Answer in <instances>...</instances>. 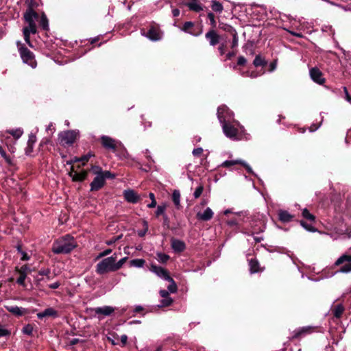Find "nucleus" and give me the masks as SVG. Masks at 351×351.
<instances>
[{
    "mask_svg": "<svg viewBox=\"0 0 351 351\" xmlns=\"http://www.w3.org/2000/svg\"><path fill=\"white\" fill-rule=\"evenodd\" d=\"M24 19L28 25L23 29L24 39L29 46L32 47L30 42V34H35L37 32L36 25L35 21L39 18L38 14L33 10L31 6L27 9L23 15Z\"/></svg>",
    "mask_w": 351,
    "mask_h": 351,
    "instance_id": "f257e3e1",
    "label": "nucleus"
},
{
    "mask_svg": "<svg viewBox=\"0 0 351 351\" xmlns=\"http://www.w3.org/2000/svg\"><path fill=\"white\" fill-rule=\"evenodd\" d=\"M77 247L75 239L69 235L65 236L55 241L52 245V252L56 254H69Z\"/></svg>",
    "mask_w": 351,
    "mask_h": 351,
    "instance_id": "f03ea898",
    "label": "nucleus"
},
{
    "mask_svg": "<svg viewBox=\"0 0 351 351\" xmlns=\"http://www.w3.org/2000/svg\"><path fill=\"white\" fill-rule=\"evenodd\" d=\"M229 113V109L226 106H221L217 108V118L222 125L224 134L230 138H235L238 134V130L232 124L226 122L225 114Z\"/></svg>",
    "mask_w": 351,
    "mask_h": 351,
    "instance_id": "7ed1b4c3",
    "label": "nucleus"
},
{
    "mask_svg": "<svg viewBox=\"0 0 351 351\" xmlns=\"http://www.w3.org/2000/svg\"><path fill=\"white\" fill-rule=\"evenodd\" d=\"M117 260L116 254L104 258L96 265L95 271L99 275H103L110 271H116L114 261Z\"/></svg>",
    "mask_w": 351,
    "mask_h": 351,
    "instance_id": "20e7f679",
    "label": "nucleus"
},
{
    "mask_svg": "<svg viewBox=\"0 0 351 351\" xmlns=\"http://www.w3.org/2000/svg\"><path fill=\"white\" fill-rule=\"evenodd\" d=\"M334 265L335 266H339L338 272L343 274L351 272V253L342 254L337 259Z\"/></svg>",
    "mask_w": 351,
    "mask_h": 351,
    "instance_id": "39448f33",
    "label": "nucleus"
},
{
    "mask_svg": "<svg viewBox=\"0 0 351 351\" xmlns=\"http://www.w3.org/2000/svg\"><path fill=\"white\" fill-rule=\"evenodd\" d=\"M19 51L23 63L29 65L32 69L36 67L37 62L32 51L23 45L19 47Z\"/></svg>",
    "mask_w": 351,
    "mask_h": 351,
    "instance_id": "423d86ee",
    "label": "nucleus"
},
{
    "mask_svg": "<svg viewBox=\"0 0 351 351\" xmlns=\"http://www.w3.org/2000/svg\"><path fill=\"white\" fill-rule=\"evenodd\" d=\"M78 136V131L67 130L59 134L58 140L62 145H71L75 143Z\"/></svg>",
    "mask_w": 351,
    "mask_h": 351,
    "instance_id": "0eeeda50",
    "label": "nucleus"
},
{
    "mask_svg": "<svg viewBox=\"0 0 351 351\" xmlns=\"http://www.w3.org/2000/svg\"><path fill=\"white\" fill-rule=\"evenodd\" d=\"M94 173L97 174V176L93 179V182L90 183V191H96L101 189L104 184V177L98 171V170L94 169Z\"/></svg>",
    "mask_w": 351,
    "mask_h": 351,
    "instance_id": "6e6552de",
    "label": "nucleus"
},
{
    "mask_svg": "<svg viewBox=\"0 0 351 351\" xmlns=\"http://www.w3.org/2000/svg\"><path fill=\"white\" fill-rule=\"evenodd\" d=\"M150 271L165 280H171V277L169 276L168 271L162 267L152 264L150 267Z\"/></svg>",
    "mask_w": 351,
    "mask_h": 351,
    "instance_id": "1a4fd4ad",
    "label": "nucleus"
},
{
    "mask_svg": "<svg viewBox=\"0 0 351 351\" xmlns=\"http://www.w3.org/2000/svg\"><path fill=\"white\" fill-rule=\"evenodd\" d=\"M309 75L311 80L318 84H323L326 81L322 72L317 67L311 68L309 71Z\"/></svg>",
    "mask_w": 351,
    "mask_h": 351,
    "instance_id": "9d476101",
    "label": "nucleus"
},
{
    "mask_svg": "<svg viewBox=\"0 0 351 351\" xmlns=\"http://www.w3.org/2000/svg\"><path fill=\"white\" fill-rule=\"evenodd\" d=\"M152 41H158L162 39V32L158 27L152 26L146 34H143Z\"/></svg>",
    "mask_w": 351,
    "mask_h": 351,
    "instance_id": "9b49d317",
    "label": "nucleus"
},
{
    "mask_svg": "<svg viewBox=\"0 0 351 351\" xmlns=\"http://www.w3.org/2000/svg\"><path fill=\"white\" fill-rule=\"evenodd\" d=\"M239 164L242 165L243 167H244L245 168L246 171L249 173H253V171H252V168L250 167V166L247 163H246L244 160H225L221 165V166L223 167L230 168L232 166H234L235 165H239Z\"/></svg>",
    "mask_w": 351,
    "mask_h": 351,
    "instance_id": "f8f14e48",
    "label": "nucleus"
},
{
    "mask_svg": "<svg viewBox=\"0 0 351 351\" xmlns=\"http://www.w3.org/2000/svg\"><path fill=\"white\" fill-rule=\"evenodd\" d=\"M124 199L129 203L136 204L140 199V195L132 189H127L123 191Z\"/></svg>",
    "mask_w": 351,
    "mask_h": 351,
    "instance_id": "ddd939ff",
    "label": "nucleus"
},
{
    "mask_svg": "<svg viewBox=\"0 0 351 351\" xmlns=\"http://www.w3.org/2000/svg\"><path fill=\"white\" fill-rule=\"evenodd\" d=\"M88 175V172L85 170H82L80 172H77L74 170L73 167H71V169L69 173V177L72 178L74 182H82L84 180Z\"/></svg>",
    "mask_w": 351,
    "mask_h": 351,
    "instance_id": "4468645a",
    "label": "nucleus"
},
{
    "mask_svg": "<svg viewBox=\"0 0 351 351\" xmlns=\"http://www.w3.org/2000/svg\"><path fill=\"white\" fill-rule=\"evenodd\" d=\"M101 143L104 148L112 150L115 152L117 145L114 139L110 136L103 135L101 137Z\"/></svg>",
    "mask_w": 351,
    "mask_h": 351,
    "instance_id": "2eb2a0df",
    "label": "nucleus"
},
{
    "mask_svg": "<svg viewBox=\"0 0 351 351\" xmlns=\"http://www.w3.org/2000/svg\"><path fill=\"white\" fill-rule=\"evenodd\" d=\"M205 38L208 40L210 45L215 46L219 43L220 36L214 29L209 30L206 34Z\"/></svg>",
    "mask_w": 351,
    "mask_h": 351,
    "instance_id": "dca6fc26",
    "label": "nucleus"
},
{
    "mask_svg": "<svg viewBox=\"0 0 351 351\" xmlns=\"http://www.w3.org/2000/svg\"><path fill=\"white\" fill-rule=\"evenodd\" d=\"M46 317H52L53 318L58 317V313L52 307H49L45 309L43 311L37 313V317L40 319H43Z\"/></svg>",
    "mask_w": 351,
    "mask_h": 351,
    "instance_id": "f3484780",
    "label": "nucleus"
},
{
    "mask_svg": "<svg viewBox=\"0 0 351 351\" xmlns=\"http://www.w3.org/2000/svg\"><path fill=\"white\" fill-rule=\"evenodd\" d=\"M5 308L8 311L16 316H22L29 313L27 308L19 307L17 306H6Z\"/></svg>",
    "mask_w": 351,
    "mask_h": 351,
    "instance_id": "a211bd4d",
    "label": "nucleus"
},
{
    "mask_svg": "<svg viewBox=\"0 0 351 351\" xmlns=\"http://www.w3.org/2000/svg\"><path fill=\"white\" fill-rule=\"evenodd\" d=\"M93 311L98 315H102L104 316H109L114 311V308L110 306H104L95 308Z\"/></svg>",
    "mask_w": 351,
    "mask_h": 351,
    "instance_id": "6ab92c4d",
    "label": "nucleus"
},
{
    "mask_svg": "<svg viewBox=\"0 0 351 351\" xmlns=\"http://www.w3.org/2000/svg\"><path fill=\"white\" fill-rule=\"evenodd\" d=\"M213 212L210 208H206L203 213L199 212L197 213V218L199 220L207 221L210 220L213 217Z\"/></svg>",
    "mask_w": 351,
    "mask_h": 351,
    "instance_id": "aec40b11",
    "label": "nucleus"
},
{
    "mask_svg": "<svg viewBox=\"0 0 351 351\" xmlns=\"http://www.w3.org/2000/svg\"><path fill=\"white\" fill-rule=\"evenodd\" d=\"M171 247L176 252H182L186 249V245L184 241L179 239H171Z\"/></svg>",
    "mask_w": 351,
    "mask_h": 351,
    "instance_id": "412c9836",
    "label": "nucleus"
},
{
    "mask_svg": "<svg viewBox=\"0 0 351 351\" xmlns=\"http://www.w3.org/2000/svg\"><path fill=\"white\" fill-rule=\"evenodd\" d=\"M194 27V23L192 22V21H187V22H185L184 24H183V26L181 28V30L186 32V33H188L192 36H198L199 35L201 34V32H199V33H195L193 31H192V29L193 27Z\"/></svg>",
    "mask_w": 351,
    "mask_h": 351,
    "instance_id": "4be33fe9",
    "label": "nucleus"
},
{
    "mask_svg": "<svg viewBox=\"0 0 351 351\" xmlns=\"http://www.w3.org/2000/svg\"><path fill=\"white\" fill-rule=\"evenodd\" d=\"M293 215H291L287 210H280L278 211V219L283 223H288L292 221Z\"/></svg>",
    "mask_w": 351,
    "mask_h": 351,
    "instance_id": "5701e85b",
    "label": "nucleus"
},
{
    "mask_svg": "<svg viewBox=\"0 0 351 351\" xmlns=\"http://www.w3.org/2000/svg\"><path fill=\"white\" fill-rule=\"evenodd\" d=\"M250 274H255L261 271L260 265L256 258L248 260Z\"/></svg>",
    "mask_w": 351,
    "mask_h": 351,
    "instance_id": "b1692460",
    "label": "nucleus"
},
{
    "mask_svg": "<svg viewBox=\"0 0 351 351\" xmlns=\"http://www.w3.org/2000/svg\"><path fill=\"white\" fill-rule=\"evenodd\" d=\"M184 5L187 6L190 10L199 12L203 10V8L201 4L199 3L197 0H193L191 2L184 3Z\"/></svg>",
    "mask_w": 351,
    "mask_h": 351,
    "instance_id": "393cba45",
    "label": "nucleus"
},
{
    "mask_svg": "<svg viewBox=\"0 0 351 351\" xmlns=\"http://www.w3.org/2000/svg\"><path fill=\"white\" fill-rule=\"evenodd\" d=\"M345 310L344 306L341 304H339L332 309V314L335 317L340 318Z\"/></svg>",
    "mask_w": 351,
    "mask_h": 351,
    "instance_id": "a878e982",
    "label": "nucleus"
},
{
    "mask_svg": "<svg viewBox=\"0 0 351 351\" xmlns=\"http://www.w3.org/2000/svg\"><path fill=\"white\" fill-rule=\"evenodd\" d=\"M211 8L214 12L221 13L223 10V6L222 3L216 0L211 1Z\"/></svg>",
    "mask_w": 351,
    "mask_h": 351,
    "instance_id": "bb28decb",
    "label": "nucleus"
},
{
    "mask_svg": "<svg viewBox=\"0 0 351 351\" xmlns=\"http://www.w3.org/2000/svg\"><path fill=\"white\" fill-rule=\"evenodd\" d=\"M39 25L44 30H49V21L45 13H43L41 15Z\"/></svg>",
    "mask_w": 351,
    "mask_h": 351,
    "instance_id": "cd10ccee",
    "label": "nucleus"
},
{
    "mask_svg": "<svg viewBox=\"0 0 351 351\" xmlns=\"http://www.w3.org/2000/svg\"><path fill=\"white\" fill-rule=\"evenodd\" d=\"M145 263V261L143 258H136L131 260L130 262V267H134L137 268H141L144 266Z\"/></svg>",
    "mask_w": 351,
    "mask_h": 351,
    "instance_id": "c85d7f7f",
    "label": "nucleus"
},
{
    "mask_svg": "<svg viewBox=\"0 0 351 351\" xmlns=\"http://www.w3.org/2000/svg\"><path fill=\"white\" fill-rule=\"evenodd\" d=\"M172 201L175 206L179 208L180 206V193L178 190L173 191L172 193Z\"/></svg>",
    "mask_w": 351,
    "mask_h": 351,
    "instance_id": "c756f323",
    "label": "nucleus"
},
{
    "mask_svg": "<svg viewBox=\"0 0 351 351\" xmlns=\"http://www.w3.org/2000/svg\"><path fill=\"white\" fill-rule=\"evenodd\" d=\"M310 330V328L303 327L302 328L297 329L293 331V335L292 336V339L299 338L302 335L308 332Z\"/></svg>",
    "mask_w": 351,
    "mask_h": 351,
    "instance_id": "7c9ffc66",
    "label": "nucleus"
},
{
    "mask_svg": "<svg viewBox=\"0 0 351 351\" xmlns=\"http://www.w3.org/2000/svg\"><path fill=\"white\" fill-rule=\"evenodd\" d=\"M253 64L256 67L263 66L267 64V62L261 56L257 55V56H256V57L253 61Z\"/></svg>",
    "mask_w": 351,
    "mask_h": 351,
    "instance_id": "2f4dec72",
    "label": "nucleus"
},
{
    "mask_svg": "<svg viewBox=\"0 0 351 351\" xmlns=\"http://www.w3.org/2000/svg\"><path fill=\"white\" fill-rule=\"evenodd\" d=\"M302 215L304 219L310 221H314L315 219V217L313 214L310 213L307 208H304L302 210Z\"/></svg>",
    "mask_w": 351,
    "mask_h": 351,
    "instance_id": "473e14b6",
    "label": "nucleus"
},
{
    "mask_svg": "<svg viewBox=\"0 0 351 351\" xmlns=\"http://www.w3.org/2000/svg\"><path fill=\"white\" fill-rule=\"evenodd\" d=\"M0 154L1 157L4 158L8 165H13L12 159L9 156L7 155L1 145H0Z\"/></svg>",
    "mask_w": 351,
    "mask_h": 351,
    "instance_id": "72a5a7b5",
    "label": "nucleus"
},
{
    "mask_svg": "<svg viewBox=\"0 0 351 351\" xmlns=\"http://www.w3.org/2000/svg\"><path fill=\"white\" fill-rule=\"evenodd\" d=\"M93 169L98 170V171L102 175V176L104 177V180L106 178H113L114 177V176L109 171H103L101 168L99 167L96 166L94 167Z\"/></svg>",
    "mask_w": 351,
    "mask_h": 351,
    "instance_id": "f704fd0d",
    "label": "nucleus"
},
{
    "mask_svg": "<svg viewBox=\"0 0 351 351\" xmlns=\"http://www.w3.org/2000/svg\"><path fill=\"white\" fill-rule=\"evenodd\" d=\"M156 256L157 260L161 263H166L170 258L169 255L162 252H158Z\"/></svg>",
    "mask_w": 351,
    "mask_h": 351,
    "instance_id": "c9c22d12",
    "label": "nucleus"
},
{
    "mask_svg": "<svg viewBox=\"0 0 351 351\" xmlns=\"http://www.w3.org/2000/svg\"><path fill=\"white\" fill-rule=\"evenodd\" d=\"M167 281L169 282L170 284L167 287L168 291L171 293H176L178 290V287L176 285V283L175 282L174 280L171 278V280H166Z\"/></svg>",
    "mask_w": 351,
    "mask_h": 351,
    "instance_id": "e433bc0d",
    "label": "nucleus"
},
{
    "mask_svg": "<svg viewBox=\"0 0 351 351\" xmlns=\"http://www.w3.org/2000/svg\"><path fill=\"white\" fill-rule=\"evenodd\" d=\"M8 133L12 135L15 138L18 139L22 136L23 131L21 128H17L9 130Z\"/></svg>",
    "mask_w": 351,
    "mask_h": 351,
    "instance_id": "4c0bfd02",
    "label": "nucleus"
},
{
    "mask_svg": "<svg viewBox=\"0 0 351 351\" xmlns=\"http://www.w3.org/2000/svg\"><path fill=\"white\" fill-rule=\"evenodd\" d=\"M173 302V300L170 297L165 298L160 300V304L158 305V307H165L170 306Z\"/></svg>",
    "mask_w": 351,
    "mask_h": 351,
    "instance_id": "58836bf2",
    "label": "nucleus"
},
{
    "mask_svg": "<svg viewBox=\"0 0 351 351\" xmlns=\"http://www.w3.org/2000/svg\"><path fill=\"white\" fill-rule=\"evenodd\" d=\"M232 36V41L231 43V48L234 49L239 45V37H238L237 32L233 31V34Z\"/></svg>",
    "mask_w": 351,
    "mask_h": 351,
    "instance_id": "ea45409f",
    "label": "nucleus"
},
{
    "mask_svg": "<svg viewBox=\"0 0 351 351\" xmlns=\"http://www.w3.org/2000/svg\"><path fill=\"white\" fill-rule=\"evenodd\" d=\"M300 225L306 230L312 232H315L316 231V229L311 224L307 223L306 222L304 221H300Z\"/></svg>",
    "mask_w": 351,
    "mask_h": 351,
    "instance_id": "a19ab883",
    "label": "nucleus"
},
{
    "mask_svg": "<svg viewBox=\"0 0 351 351\" xmlns=\"http://www.w3.org/2000/svg\"><path fill=\"white\" fill-rule=\"evenodd\" d=\"M165 210H166V205L165 204H162V205H159L157 206V209L156 210V217H158L160 215H165Z\"/></svg>",
    "mask_w": 351,
    "mask_h": 351,
    "instance_id": "79ce46f5",
    "label": "nucleus"
},
{
    "mask_svg": "<svg viewBox=\"0 0 351 351\" xmlns=\"http://www.w3.org/2000/svg\"><path fill=\"white\" fill-rule=\"evenodd\" d=\"M246 58L244 56H241L238 58L237 64L234 65L232 68L233 69L235 70L237 69V66H244L246 64Z\"/></svg>",
    "mask_w": 351,
    "mask_h": 351,
    "instance_id": "37998d69",
    "label": "nucleus"
},
{
    "mask_svg": "<svg viewBox=\"0 0 351 351\" xmlns=\"http://www.w3.org/2000/svg\"><path fill=\"white\" fill-rule=\"evenodd\" d=\"M26 278V274L23 271L20 272V276L16 280L17 284L25 286V280Z\"/></svg>",
    "mask_w": 351,
    "mask_h": 351,
    "instance_id": "c03bdc74",
    "label": "nucleus"
},
{
    "mask_svg": "<svg viewBox=\"0 0 351 351\" xmlns=\"http://www.w3.org/2000/svg\"><path fill=\"white\" fill-rule=\"evenodd\" d=\"M149 198L151 199V203L147 204V207L149 208H155L156 206V199H155V195L153 193H149Z\"/></svg>",
    "mask_w": 351,
    "mask_h": 351,
    "instance_id": "a18cd8bd",
    "label": "nucleus"
},
{
    "mask_svg": "<svg viewBox=\"0 0 351 351\" xmlns=\"http://www.w3.org/2000/svg\"><path fill=\"white\" fill-rule=\"evenodd\" d=\"M203 191H204L203 185H199V186H197L193 193L194 198L195 199L199 198L201 196V195L202 194Z\"/></svg>",
    "mask_w": 351,
    "mask_h": 351,
    "instance_id": "49530a36",
    "label": "nucleus"
},
{
    "mask_svg": "<svg viewBox=\"0 0 351 351\" xmlns=\"http://www.w3.org/2000/svg\"><path fill=\"white\" fill-rule=\"evenodd\" d=\"M128 260V257H123L121 259H120L118 262L114 261V266L116 268V271L119 270L122 267L123 264L126 262Z\"/></svg>",
    "mask_w": 351,
    "mask_h": 351,
    "instance_id": "de8ad7c7",
    "label": "nucleus"
},
{
    "mask_svg": "<svg viewBox=\"0 0 351 351\" xmlns=\"http://www.w3.org/2000/svg\"><path fill=\"white\" fill-rule=\"evenodd\" d=\"M22 331L25 335H32L33 332V327L31 324H27L23 328Z\"/></svg>",
    "mask_w": 351,
    "mask_h": 351,
    "instance_id": "09e8293b",
    "label": "nucleus"
},
{
    "mask_svg": "<svg viewBox=\"0 0 351 351\" xmlns=\"http://www.w3.org/2000/svg\"><path fill=\"white\" fill-rule=\"evenodd\" d=\"M208 18L210 21V25H212V27H215L217 25V22L215 21V17L214 14L213 12H209L208 14Z\"/></svg>",
    "mask_w": 351,
    "mask_h": 351,
    "instance_id": "8fccbe9b",
    "label": "nucleus"
},
{
    "mask_svg": "<svg viewBox=\"0 0 351 351\" xmlns=\"http://www.w3.org/2000/svg\"><path fill=\"white\" fill-rule=\"evenodd\" d=\"M10 331L4 328L0 324V337L10 336Z\"/></svg>",
    "mask_w": 351,
    "mask_h": 351,
    "instance_id": "3c124183",
    "label": "nucleus"
},
{
    "mask_svg": "<svg viewBox=\"0 0 351 351\" xmlns=\"http://www.w3.org/2000/svg\"><path fill=\"white\" fill-rule=\"evenodd\" d=\"M51 273V271L49 269H42L38 271V274L40 276H46L47 277V279H50L49 274Z\"/></svg>",
    "mask_w": 351,
    "mask_h": 351,
    "instance_id": "603ef678",
    "label": "nucleus"
},
{
    "mask_svg": "<svg viewBox=\"0 0 351 351\" xmlns=\"http://www.w3.org/2000/svg\"><path fill=\"white\" fill-rule=\"evenodd\" d=\"M36 136L34 134L31 133L29 135V138H28V141H27V144L34 145V144L36 143Z\"/></svg>",
    "mask_w": 351,
    "mask_h": 351,
    "instance_id": "864d4df0",
    "label": "nucleus"
},
{
    "mask_svg": "<svg viewBox=\"0 0 351 351\" xmlns=\"http://www.w3.org/2000/svg\"><path fill=\"white\" fill-rule=\"evenodd\" d=\"M94 155L91 152H88L87 154L84 155L82 157H80L81 162H83L84 163L85 162H87L90 157H92Z\"/></svg>",
    "mask_w": 351,
    "mask_h": 351,
    "instance_id": "5fc2aeb1",
    "label": "nucleus"
},
{
    "mask_svg": "<svg viewBox=\"0 0 351 351\" xmlns=\"http://www.w3.org/2000/svg\"><path fill=\"white\" fill-rule=\"evenodd\" d=\"M203 152V149L202 147H197V148H195L193 150V155L194 156H199Z\"/></svg>",
    "mask_w": 351,
    "mask_h": 351,
    "instance_id": "6e6d98bb",
    "label": "nucleus"
},
{
    "mask_svg": "<svg viewBox=\"0 0 351 351\" xmlns=\"http://www.w3.org/2000/svg\"><path fill=\"white\" fill-rule=\"evenodd\" d=\"M112 252V250L111 249H106L104 251H103L102 252H101L97 258H101V257H104L106 256H108V254H110V253Z\"/></svg>",
    "mask_w": 351,
    "mask_h": 351,
    "instance_id": "4d7b16f0",
    "label": "nucleus"
},
{
    "mask_svg": "<svg viewBox=\"0 0 351 351\" xmlns=\"http://www.w3.org/2000/svg\"><path fill=\"white\" fill-rule=\"evenodd\" d=\"M163 226L167 227V228H169V219L168 216L165 214L163 215Z\"/></svg>",
    "mask_w": 351,
    "mask_h": 351,
    "instance_id": "13d9d810",
    "label": "nucleus"
},
{
    "mask_svg": "<svg viewBox=\"0 0 351 351\" xmlns=\"http://www.w3.org/2000/svg\"><path fill=\"white\" fill-rule=\"evenodd\" d=\"M343 90L345 93V98H346V101H348L350 104H351V96L349 95L347 88L343 87Z\"/></svg>",
    "mask_w": 351,
    "mask_h": 351,
    "instance_id": "bf43d9fd",
    "label": "nucleus"
},
{
    "mask_svg": "<svg viewBox=\"0 0 351 351\" xmlns=\"http://www.w3.org/2000/svg\"><path fill=\"white\" fill-rule=\"evenodd\" d=\"M223 29L226 31V32H229L230 34H231L232 35L233 34V31H237L231 25H227Z\"/></svg>",
    "mask_w": 351,
    "mask_h": 351,
    "instance_id": "052dcab7",
    "label": "nucleus"
},
{
    "mask_svg": "<svg viewBox=\"0 0 351 351\" xmlns=\"http://www.w3.org/2000/svg\"><path fill=\"white\" fill-rule=\"evenodd\" d=\"M225 44L222 43L219 47L218 51L221 56H223L225 53Z\"/></svg>",
    "mask_w": 351,
    "mask_h": 351,
    "instance_id": "680f3d73",
    "label": "nucleus"
},
{
    "mask_svg": "<svg viewBox=\"0 0 351 351\" xmlns=\"http://www.w3.org/2000/svg\"><path fill=\"white\" fill-rule=\"evenodd\" d=\"M33 147L34 145L27 144V146L25 148V154L27 155H29L32 152Z\"/></svg>",
    "mask_w": 351,
    "mask_h": 351,
    "instance_id": "e2e57ef3",
    "label": "nucleus"
},
{
    "mask_svg": "<svg viewBox=\"0 0 351 351\" xmlns=\"http://www.w3.org/2000/svg\"><path fill=\"white\" fill-rule=\"evenodd\" d=\"M227 224L229 226H234L238 224V222H237V219H230V220L227 221Z\"/></svg>",
    "mask_w": 351,
    "mask_h": 351,
    "instance_id": "0e129e2a",
    "label": "nucleus"
},
{
    "mask_svg": "<svg viewBox=\"0 0 351 351\" xmlns=\"http://www.w3.org/2000/svg\"><path fill=\"white\" fill-rule=\"evenodd\" d=\"M121 341L122 346H124L127 343L128 341V336L126 335H123L121 336Z\"/></svg>",
    "mask_w": 351,
    "mask_h": 351,
    "instance_id": "69168bd1",
    "label": "nucleus"
},
{
    "mask_svg": "<svg viewBox=\"0 0 351 351\" xmlns=\"http://www.w3.org/2000/svg\"><path fill=\"white\" fill-rule=\"evenodd\" d=\"M160 295L162 298H165L169 297V294L168 291L163 289L160 291Z\"/></svg>",
    "mask_w": 351,
    "mask_h": 351,
    "instance_id": "338daca9",
    "label": "nucleus"
},
{
    "mask_svg": "<svg viewBox=\"0 0 351 351\" xmlns=\"http://www.w3.org/2000/svg\"><path fill=\"white\" fill-rule=\"evenodd\" d=\"M60 285V283L59 282H56L54 283L49 285V287L52 289H58Z\"/></svg>",
    "mask_w": 351,
    "mask_h": 351,
    "instance_id": "774afa93",
    "label": "nucleus"
}]
</instances>
